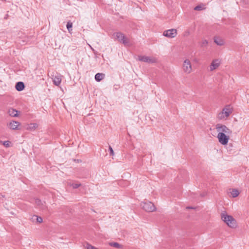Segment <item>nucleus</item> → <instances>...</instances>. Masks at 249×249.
Instances as JSON below:
<instances>
[{
	"label": "nucleus",
	"instance_id": "nucleus-1",
	"mask_svg": "<svg viewBox=\"0 0 249 249\" xmlns=\"http://www.w3.org/2000/svg\"><path fill=\"white\" fill-rule=\"evenodd\" d=\"M217 132V139L219 143L224 146L227 145L232 135V130L227 125L218 124L215 125Z\"/></svg>",
	"mask_w": 249,
	"mask_h": 249
},
{
	"label": "nucleus",
	"instance_id": "nucleus-2",
	"mask_svg": "<svg viewBox=\"0 0 249 249\" xmlns=\"http://www.w3.org/2000/svg\"><path fill=\"white\" fill-rule=\"evenodd\" d=\"M221 221L229 228L236 229L238 227V223L235 218L226 212L220 213Z\"/></svg>",
	"mask_w": 249,
	"mask_h": 249
},
{
	"label": "nucleus",
	"instance_id": "nucleus-3",
	"mask_svg": "<svg viewBox=\"0 0 249 249\" xmlns=\"http://www.w3.org/2000/svg\"><path fill=\"white\" fill-rule=\"evenodd\" d=\"M233 111V107L230 105L225 106L222 109L217 113V118L220 121L227 120Z\"/></svg>",
	"mask_w": 249,
	"mask_h": 249
},
{
	"label": "nucleus",
	"instance_id": "nucleus-4",
	"mask_svg": "<svg viewBox=\"0 0 249 249\" xmlns=\"http://www.w3.org/2000/svg\"><path fill=\"white\" fill-rule=\"evenodd\" d=\"M140 206L142 209L146 213L155 212L157 210L154 203L147 199L142 201L140 203Z\"/></svg>",
	"mask_w": 249,
	"mask_h": 249
},
{
	"label": "nucleus",
	"instance_id": "nucleus-5",
	"mask_svg": "<svg viewBox=\"0 0 249 249\" xmlns=\"http://www.w3.org/2000/svg\"><path fill=\"white\" fill-rule=\"evenodd\" d=\"M114 37L120 42L123 43L126 46L131 45V42L128 37L125 36L121 33H116L114 35Z\"/></svg>",
	"mask_w": 249,
	"mask_h": 249
},
{
	"label": "nucleus",
	"instance_id": "nucleus-6",
	"mask_svg": "<svg viewBox=\"0 0 249 249\" xmlns=\"http://www.w3.org/2000/svg\"><path fill=\"white\" fill-rule=\"evenodd\" d=\"M182 70L186 74H190L193 71L191 62L189 59H185L182 63Z\"/></svg>",
	"mask_w": 249,
	"mask_h": 249
},
{
	"label": "nucleus",
	"instance_id": "nucleus-7",
	"mask_svg": "<svg viewBox=\"0 0 249 249\" xmlns=\"http://www.w3.org/2000/svg\"><path fill=\"white\" fill-rule=\"evenodd\" d=\"M7 126L11 130H19L21 129V124L20 122L16 120H11L9 121Z\"/></svg>",
	"mask_w": 249,
	"mask_h": 249
},
{
	"label": "nucleus",
	"instance_id": "nucleus-8",
	"mask_svg": "<svg viewBox=\"0 0 249 249\" xmlns=\"http://www.w3.org/2000/svg\"><path fill=\"white\" fill-rule=\"evenodd\" d=\"M178 35V31L176 29H170L165 30L163 32V36L169 38H175Z\"/></svg>",
	"mask_w": 249,
	"mask_h": 249
},
{
	"label": "nucleus",
	"instance_id": "nucleus-9",
	"mask_svg": "<svg viewBox=\"0 0 249 249\" xmlns=\"http://www.w3.org/2000/svg\"><path fill=\"white\" fill-rule=\"evenodd\" d=\"M221 60L219 58H215L212 60L209 66L210 71H214L217 70L221 64Z\"/></svg>",
	"mask_w": 249,
	"mask_h": 249
},
{
	"label": "nucleus",
	"instance_id": "nucleus-10",
	"mask_svg": "<svg viewBox=\"0 0 249 249\" xmlns=\"http://www.w3.org/2000/svg\"><path fill=\"white\" fill-rule=\"evenodd\" d=\"M227 194L229 197L236 198L239 196L240 191L236 188H231L228 190Z\"/></svg>",
	"mask_w": 249,
	"mask_h": 249
},
{
	"label": "nucleus",
	"instance_id": "nucleus-11",
	"mask_svg": "<svg viewBox=\"0 0 249 249\" xmlns=\"http://www.w3.org/2000/svg\"><path fill=\"white\" fill-rule=\"evenodd\" d=\"M8 113L9 116L12 117H18L20 114L19 111H18L16 109H15L14 108H9L8 110Z\"/></svg>",
	"mask_w": 249,
	"mask_h": 249
},
{
	"label": "nucleus",
	"instance_id": "nucleus-12",
	"mask_svg": "<svg viewBox=\"0 0 249 249\" xmlns=\"http://www.w3.org/2000/svg\"><path fill=\"white\" fill-rule=\"evenodd\" d=\"M32 219L33 222L36 224H41L43 222V218L39 216L34 215Z\"/></svg>",
	"mask_w": 249,
	"mask_h": 249
},
{
	"label": "nucleus",
	"instance_id": "nucleus-13",
	"mask_svg": "<svg viewBox=\"0 0 249 249\" xmlns=\"http://www.w3.org/2000/svg\"><path fill=\"white\" fill-rule=\"evenodd\" d=\"M16 89L19 91L23 90L25 88V85L22 82H18L15 85Z\"/></svg>",
	"mask_w": 249,
	"mask_h": 249
},
{
	"label": "nucleus",
	"instance_id": "nucleus-14",
	"mask_svg": "<svg viewBox=\"0 0 249 249\" xmlns=\"http://www.w3.org/2000/svg\"><path fill=\"white\" fill-rule=\"evenodd\" d=\"M109 246L118 249H122L123 248V246L119 243L116 242H111L109 243Z\"/></svg>",
	"mask_w": 249,
	"mask_h": 249
},
{
	"label": "nucleus",
	"instance_id": "nucleus-15",
	"mask_svg": "<svg viewBox=\"0 0 249 249\" xmlns=\"http://www.w3.org/2000/svg\"><path fill=\"white\" fill-rule=\"evenodd\" d=\"M139 60L145 62L150 63L152 62V59L147 56L142 55L139 56Z\"/></svg>",
	"mask_w": 249,
	"mask_h": 249
},
{
	"label": "nucleus",
	"instance_id": "nucleus-16",
	"mask_svg": "<svg viewBox=\"0 0 249 249\" xmlns=\"http://www.w3.org/2000/svg\"><path fill=\"white\" fill-rule=\"evenodd\" d=\"M0 143L5 147L9 148L12 146V143L10 141H1Z\"/></svg>",
	"mask_w": 249,
	"mask_h": 249
},
{
	"label": "nucleus",
	"instance_id": "nucleus-17",
	"mask_svg": "<svg viewBox=\"0 0 249 249\" xmlns=\"http://www.w3.org/2000/svg\"><path fill=\"white\" fill-rule=\"evenodd\" d=\"M214 42L215 44L219 46L223 45L224 44V41L222 39L218 37L214 38Z\"/></svg>",
	"mask_w": 249,
	"mask_h": 249
},
{
	"label": "nucleus",
	"instance_id": "nucleus-18",
	"mask_svg": "<svg viewBox=\"0 0 249 249\" xmlns=\"http://www.w3.org/2000/svg\"><path fill=\"white\" fill-rule=\"evenodd\" d=\"M205 6L204 4H199L194 8V10L196 11H201L205 9Z\"/></svg>",
	"mask_w": 249,
	"mask_h": 249
},
{
	"label": "nucleus",
	"instance_id": "nucleus-19",
	"mask_svg": "<svg viewBox=\"0 0 249 249\" xmlns=\"http://www.w3.org/2000/svg\"><path fill=\"white\" fill-rule=\"evenodd\" d=\"M104 77V74L102 73H97L95 75V78L96 80L99 81Z\"/></svg>",
	"mask_w": 249,
	"mask_h": 249
},
{
	"label": "nucleus",
	"instance_id": "nucleus-20",
	"mask_svg": "<svg viewBox=\"0 0 249 249\" xmlns=\"http://www.w3.org/2000/svg\"><path fill=\"white\" fill-rule=\"evenodd\" d=\"M85 249H99L91 245H90L89 244H87L85 246Z\"/></svg>",
	"mask_w": 249,
	"mask_h": 249
},
{
	"label": "nucleus",
	"instance_id": "nucleus-21",
	"mask_svg": "<svg viewBox=\"0 0 249 249\" xmlns=\"http://www.w3.org/2000/svg\"><path fill=\"white\" fill-rule=\"evenodd\" d=\"M61 82V79L58 77H55L53 80V83L55 85L58 86Z\"/></svg>",
	"mask_w": 249,
	"mask_h": 249
},
{
	"label": "nucleus",
	"instance_id": "nucleus-22",
	"mask_svg": "<svg viewBox=\"0 0 249 249\" xmlns=\"http://www.w3.org/2000/svg\"><path fill=\"white\" fill-rule=\"evenodd\" d=\"M72 24L71 22H68V23L67 24V28L69 30H70L72 28Z\"/></svg>",
	"mask_w": 249,
	"mask_h": 249
},
{
	"label": "nucleus",
	"instance_id": "nucleus-23",
	"mask_svg": "<svg viewBox=\"0 0 249 249\" xmlns=\"http://www.w3.org/2000/svg\"><path fill=\"white\" fill-rule=\"evenodd\" d=\"M80 186V184L79 183H73L72 184V187L74 188H77Z\"/></svg>",
	"mask_w": 249,
	"mask_h": 249
},
{
	"label": "nucleus",
	"instance_id": "nucleus-24",
	"mask_svg": "<svg viewBox=\"0 0 249 249\" xmlns=\"http://www.w3.org/2000/svg\"><path fill=\"white\" fill-rule=\"evenodd\" d=\"M204 43L207 44H208V41H206V40H205V41H204Z\"/></svg>",
	"mask_w": 249,
	"mask_h": 249
}]
</instances>
